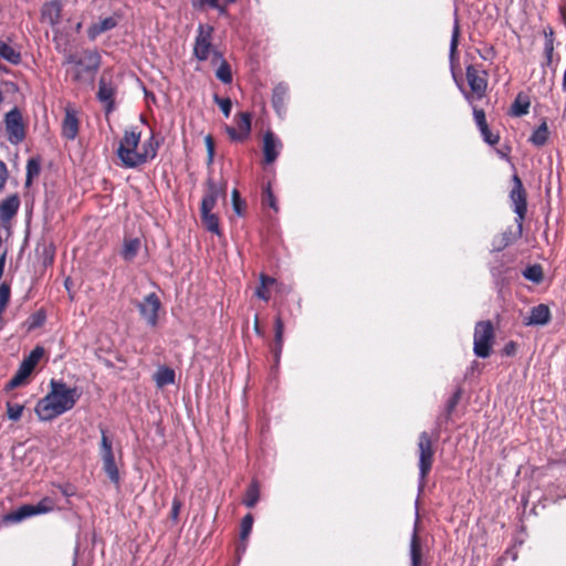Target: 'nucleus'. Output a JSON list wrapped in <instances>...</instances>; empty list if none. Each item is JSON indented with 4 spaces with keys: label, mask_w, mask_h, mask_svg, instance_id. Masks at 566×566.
Wrapping results in <instances>:
<instances>
[{
    "label": "nucleus",
    "mask_w": 566,
    "mask_h": 566,
    "mask_svg": "<svg viewBox=\"0 0 566 566\" xmlns=\"http://www.w3.org/2000/svg\"><path fill=\"white\" fill-rule=\"evenodd\" d=\"M7 179H8L7 166L2 161H0V191L3 189Z\"/></svg>",
    "instance_id": "nucleus-47"
},
{
    "label": "nucleus",
    "mask_w": 566,
    "mask_h": 566,
    "mask_svg": "<svg viewBox=\"0 0 566 566\" xmlns=\"http://www.w3.org/2000/svg\"><path fill=\"white\" fill-rule=\"evenodd\" d=\"M6 130L9 140L13 144H18L24 138L22 117L18 109H12L6 115Z\"/></svg>",
    "instance_id": "nucleus-10"
},
{
    "label": "nucleus",
    "mask_w": 566,
    "mask_h": 566,
    "mask_svg": "<svg viewBox=\"0 0 566 566\" xmlns=\"http://www.w3.org/2000/svg\"><path fill=\"white\" fill-rule=\"evenodd\" d=\"M0 57L14 65L21 61L20 52L2 40H0Z\"/></svg>",
    "instance_id": "nucleus-23"
},
{
    "label": "nucleus",
    "mask_w": 566,
    "mask_h": 566,
    "mask_svg": "<svg viewBox=\"0 0 566 566\" xmlns=\"http://www.w3.org/2000/svg\"><path fill=\"white\" fill-rule=\"evenodd\" d=\"M67 74L80 85H91L99 66V55L94 51H83L66 57Z\"/></svg>",
    "instance_id": "nucleus-3"
},
{
    "label": "nucleus",
    "mask_w": 566,
    "mask_h": 566,
    "mask_svg": "<svg viewBox=\"0 0 566 566\" xmlns=\"http://www.w3.org/2000/svg\"><path fill=\"white\" fill-rule=\"evenodd\" d=\"M101 457L103 460V468L109 480L114 483L119 482V473L115 463L112 442L107 438L105 430H101Z\"/></svg>",
    "instance_id": "nucleus-8"
},
{
    "label": "nucleus",
    "mask_w": 566,
    "mask_h": 566,
    "mask_svg": "<svg viewBox=\"0 0 566 566\" xmlns=\"http://www.w3.org/2000/svg\"><path fill=\"white\" fill-rule=\"evenodd\" d=\"M259 495H260L259 486L255 482H253L245 493V499L243 501L244 504L248 507H253L256 504V502L259 501Z\"/></svg>",
    "instance_id": "nucleus-32"
},
{
    "label": "nucleus",
    "mask_w": 566,
    "mask_h": 566,
    "mask_svg": "<svg viewBox=\"0 0 566 566\" xmlns=\"http://www.w3.org/2000/svg\"><path fill=\"white\" fill-rule=\"evenodd\" d=\"M140 132L129 128L119 142L117 156L125 168H135L151 160L157 155L158 143L149 137L140 147Z\"/></svg>",
    "instance_id": "nucleus-1"
},
{
    "label": "nucleus",
    "mask_w": 566,
    "mask_h": 566,
    "mask_svg": "<svg viewBox=\"0 0 566 566\" xmlns=\"http://www.w3.org/2000/svg\"><path fill=\"white\" fill-rule=\"evenodd\" d=\"M524 276L535 283H539L543 280V270L541 265H532L526 268Z\"/></svg>",
    "instance_id": "nucleus-33"
},
{
    "label": "nucleus",
    "mask_w": 566,
    "mask_h": 566,
    "mask_svg": "<svg viewBox=\"0 0 566 566\" xmlns=\"http://www.w3.org/2000/svg\"><path fill=\"white\" fill-rule=\"evenodd\" d=\"M280 91H283V87L281 86H277L274 91V99L276 98V96L279 95Z\"/></svg>",
    "instance_id": "nucleus-54"
},
{
    "label": "nucleus",
    "mask_w": 566,
    "mask_h": 566,
    "mask_svg": "<svg viewBox=\"0 0 566 566\" xmlns=\"http://www.w3.org/2000/svg\"><path fill=\"white\" fill-rule=\"evenodd\" d=\"M156 385L161 388L164 386L170 385L175 382V371L168 367H160L155 376Z\"/></svg>",
    "instance_id": "nucleus-24"
},
{
    "label": "nucleus",
    "mask_w": 566,
    "mask_h": 566,
    "mask_svg": "<svg viewBox=\"0 0 566 566\" xmlns=\"http://www.w3.org/2000/svg\"><path fill=\"white\" fill-rule=\"evenodd\" d=\"M62 8L60 0L46 1L41 8V21L55 28L61 22Z\"/></svg>",
    "instance_id": "nucleus-12"
},
{
    "label": "nucleus",
    "mask_w": 566,
    "mask_h": 566,
    "mask_svg": "<svg viewBox=\"0 0 566 566\" xmlns=\"http://www.w3.org/2000/svg\"><path fill=\"white\" fill-rule=\"evenodd\" d=\"M10 298V287L3 283L0 285V310L4 311Z\"/></svg>",
    "instance_id": "nucleus-40"
},
{
    "label": "nucleus",
    "mask_w": 566,
    "mask_h": 566,
    "mask_svg": "<svg viewBox=\"0 0 566 566\" xmlns=\"http://www.w3.org/2000/svg\"><path fill=\"white\" fill-rule=\"evenodd\" d=\"M275 342H276V350H281L282 347V338H283V322L280 317L275 319Z\"/></svg>",
    "instance_id": "nucleus-41"
},
{
    "label": "nucleus",
    "mask_w": 566,
    "mask_h": 566,
    "mask_svg": "<svg viewBox=\"0 0 566 566\" xmlns=\"http://www.w3.org/2000/svg\"><path fill=\"white\" fill-rule=\"evenodd\" d=\"M458 36H459V27H458V24L455 23V25H454V28H453L452 40H451V45H450L451 55L454 53V51H455V49H457V45H458Z\"/></svg>",
    "instance_id": "nucleus-48"
},
{
    "label": "nucleus",
    "mask_w": 566,
    "mask_h": 566,
    "mask_svg": "<svg viewBox=\"0 0 566 566\" xmlns=\"http://www.w3.org/2000/svg\"><path fill=\"white\" fill-rule=\"evenodd\" d=\"M220 195H224V188L219 187L212 181L208 184V191L202 198L200 212H212L216 207L217 199Z\"/></svg>",
    "instance_id": "nucleus-17"
},
{
    "label": "nucleus",
    "mask_w": 566,
    "mask_h": 566,
    "mask_svg": "<svg viewBox=\"0 0 566 566\" xmlns=\"http://www.w3.org/2000/svg\"><path fill=\"white\" fill-rule=\"evenodd\" d=\"M553 52H554V40H553V32L551 31L548 34H546V41H545V55H546L547 64L552 63Z\"/></svg>",
    "instance_id": "nucleus-39"
},
{
    "label": "nucleus",
    "mask_w": 566,
    "mask_h": 566,
    "mask_svg": "<svg viewBox=\"0 0 566 566\" xmlns=\"http://www.w3.org/2000/svg\"><path fill=\"white\" fill-rule=\"evenodd\" d=\"M458 400H459V394H455L449 403L450 411L455 407V405L458 403Z\"/></svg>",
    "instance_id": "nucleus-51"
},
{
    "label": "nucleus",
    "mask_w": 566,
    "mask_h": 566,
    "mask_svg": "<svg viewBox=\"0 0 566 566\" xmlns=\"http://www.w3.org/2000/svg\"><path fill=\"white\" fill-rule=\"evenodd\" d=\"M465 75L471 91L481 98L488 86L486 73L476 69L474 65H469L465 71Z\"/></svg>",
    "instance_id": "nucleus-11"
},
{
    "label": "nucleus",
    "mask_w": 566,
    "mask_h": 566,
    "mask_svg": "<svg viewBox=\"0 0 566 566\" xmlns=\"http://www.w3.org/2000/svg\"><path fill=\"white\" fill-rule=\"evenodd\" d=\"M563 90L566 92V69L563 76Z\"/></svg>",
    "instance_id": "nucleus-53"
},
{
    "label": "nucleus",
    "mask_w": 566,
    "mask_h": 566,
    "mask_svg": "<svg viewBox=\"0 0 566 566\" xmlns=\"http://www.w3.org/2000/svg\"><path fill=\"white\" fill-rule=\"evenodd\" d=\"M493 339L494 331L491 322H479L474 329V354L482 358L488 357L491 353Z\"/></svg>",
    "instance_id": "nucleus-6"
},
{
    "label": "nucleus",
    "mask_w": 566,
    "mask_h": 566,
    "mask_svg": "<svg viewBox=\"0 0 566 566\" xmlns=\"http://www.w3.org/2000/svg\"><path fill=\"white\" fill-rule=\"evenodd\" d=\"M473 116H474V119H475V123H476L478 127L485 129V125H488V124H486L484 111L483 109L474 108L473 109Z\"/></svg>",
    "instance_id": "nucleus-44"
},
{
    "label": "nucleus",
    "mask_w": 566,
    "mask_h": 566,
    "mask_svg": "<svg viewBox=\"0 0 566 566\" xmlns=\"http://www.w3.org/2000/svg\"><path fill=\"white\" fill-rule=\"evenodd\" d=\"M513 210L516 213L517 237L522 235L523 221L527 211L526 192L517 175L513 176V188L510 192Z\"/></svg>",
    "instance_id": "nucleus-5"
},
{
    "label": "nucleus",
    "mask_w": 566,
    "mask_h": 566,
    "mask_svg": "<svg viewBox=\"0 0 566 566\" xmlns=\"http://www.w3.org/2000/svg\"><path fill=\"white\" fill-rule=\"evenodd\" d=\"M208 3L214 8H219L220 9V12H224V9L219 7L218 4V0H208Z\"/></svg>",
    "instance_id": "nucleus-52"
},
{
    "label": "nucleus",
    "mask_w": 566,
    "mask_h": 566,
    "mask_svg": "<svg viewBox=\"0 0 566 566\" xmlns=\"http://www.w3.org/2000/svg\"><path fill=\"white\" fill-rule=\"evenodd\" d=\"M264 202L268 203L271 208H273L274 210H277V207H276V202H275V198L270 189V187H268L264 191Z\"/></svg>",
    "instance_id": "nucleus-46"
},
{
    "label": "nucleus",
    "mask_w": 566,
    "mask_h": 566,
    "mask_svg": "<svg viewBox=\"0 0 566 566\" xmlns=\"http://www.w3.org/2000/svg\"><path fill=\"white\" fill-rule=\"evenodd\" d=\"M275 284V280L265 275H260V285L255 290V295L264 301L270 298L269 287Z\"/></svg>",
    "instance_id": "nucleus-25"
},
{
    "label": "nucleus",
    "mask_w": 566,
    "mask_h": 566,
    "mask_svg": "<svg viewBox=\"0 0 566 566\" xmlns=\"http://www.w3.org/2000/svg\"><path fill=\"white\" fill-rule=\"evenodd\" d=\"M214 102L219 105L220 109L224 114L226 117L230 116L231 112V99L230 98H220L218 96H214Z\"/></svg>",
    "instance_id": "nucleus-42"
},
{
    "label": "nucleus",
    "mask_w": 566,
    "mask_h": 566,
    "mask_svg": "<svg viewBox=\"0 0 566 566\" xmlns=\"http://www.w3.org/2000/svg\"><path fill=\"white\" fill-rule=\"evenodd\" d=\"M418 449L420 475L421 479H424L429 473L433 462L432 441L427 432L420 433Z\"/></svg>",
    "instance_id": "nucleus-9"
},
{
    "label": "nucleus",
    "mask_w": 566,
    "mask_h": 566,
    "mask_svg": "<svg viewBox=\"0 0 566 566\" xmlns=\"http://www.w3.org/2000/svg\"><path fill=\"white\" fill-rule=\"evenodd\" d=\"M231 197H232L233 208L237 211V213L240 214L241 212H240V207H239V205H240L239 191L237 189H233Z\"/></svg>",
    "instance_id": "nucleus-49"
},
{
    "label": "nucleus",
    "mask_w": 566,
    "mask_h": 566,
    "mask_svg": "<svg viewBox=\"0 0 566 566\" xmlns=\"http://www.w3.org/2000/svg\"><path fill=\"white\" fill-rule=\"evenodd\" d=\"M205 144H206L207 151H208V161L212 163V160H213V138L211 135H207L205 137Z\"/></svg>",
    "instance_id": "nucleus-45"
},
{
    "label": "nucleus",
    "mask_w": 566,
    "mask_h": 566,
    "mask_svg": "<svg viewBox=\"0 0 566 566\" xmlns=\"http://www.w3.org/2000/svg\"><path fill=\"white\" fill-rule=\"evenodd\" d=\"M23 412V406L19 403H7V415L8 418L12 421H18Z\"/></svg>",
    "instance_id": "nucleus-34"
},
{
    "label": "nucleus",
    "mask_w": 566,
    "mask_h": 566,
    "mask_svg": "<svg viewBox=\"0 0 566 566\" xmlns=\"http://www.w3.org/2000/svg\"><path fill=\"white\" fill-rule=\"evenodd\" d=\"M78 132V119L76 112L71 108H66L65 116L62 123V135L66 139L73 140Z\"/></svg>",
    "instance_id": "nucleus-18"
},
{
    "label": "nucleus",
    "mask_w": 566,
    "mask_h": 566,
    "mask_svg": "<svg viewBox=\"0 0 566 566\" xmlns=\"http://www.w3.org/2000/svg\"><path fill=\"white\" fill-rule=\"evenodd\" d=\"M254 329H255L256 333H260L259 325H258V319H255Z\"/></svg>",
    "instance_id": "nucleus-55"
},
{
    "label": "nucleus",
    "mask_w": 566,
    "mask_h": 566,
    "mask_svg": "<svg viewBox=\"0 0 566 566\" xmlns=\"http://www.w3.org/2000/svg\"><path fill=\"white\" fill-rule=\"evenodd\" d=\"M20 199L17 195H12L4 199L0 205V218L2 221H9L18 211Z\"/></svg>",
    "instance_id": "nucleus-19"
},
{
    "label": "nucleus",
    "mask_w": 566,
    "mask_h": 566,
    "mask_svg": "<svg viewBox=\"0 0 566 566\" xmlns=\"http://www.w3.org/2000/svg\"><path fill=\"white\" fill-rule=\"evenodd\" d=\"M228 2H234L235 0H227Z\"/></svg>",
    "instance_id": "nucleus-56"
},
{
    "label": "nucleus",
    "mask_w": 566,
    "mask_h": 566,
    "mask_svg": "<svg viewBox=\"0 0 566 566\" xmlns=\"http://www.w3.org/2000/svg\"><path fill=\"white\" fill-rule=\"evenodd\" d=\"M33 515H38L35 507H33V504H25L20 506L17 511L8 514L6 520L13 523H18Z\"/></svg>",
    "instance_id": "nucleus-22"
},
{
    "label": "nucleus",
    "mask_w": 566,
    "mask_h": 566,
    "mask_svg": "<svg viewBox=\"0 0 566 566\" xmlns=\"http://www.w3.org/2000/svg\"><path fill=\"white\" fill-rule=\"evenodd\" d=\"M528 108L530 102L518 95L512 105V114L515 116H522L528 113Z\"/></svg>",
    "instance_id": "nucleus-31"
},
{
    "label": "nucleus",
    "mask_w": 566,
    "mask_h": 566,
    "mask_svg": "<svg viewBox=\"0 0 566 566\" xmlns=\"http://www.w3.org/2000/svg\"><path fill=\"white\" fill-rule=\"evenodd\" d=\"M548 126L546 122H543L538 128L532 134L530 140L535 146H543L548 139Z\"/></svg>",
    "instance_id": "nucleus-27"
},
{
    "label": "nucleus",
    "mask_w": 566,
    "mask_h": 566,
    "mask_svg": "<svg viewBox=\"0 0 566 566\" xmlns=\"http://www.w3.org/2000/svg\"><path fill=\"white\" fill-rule=\"evenodd\" d=\"M33 507H35L36 514L49 513L54 509V502L50 497H44Z\"/></svg>",
    "instance_id": "nucleus-36"
},
{
    "label": "nucleus",
    "mask_w": 566,
    "mask_h": 566,
    "mask_svg": "<svg viewBox=\"0 0 566 566\" xmlns=\"http://www.w3.org/2000/svg\"><path fill=\"white\" fill-rule=\"evenodd\" d=\"M32 368L29 367L28 365H25L23 361L22 364L20 365L17 374L14 375V377L9 381L8 386L10 388H15V387H19L21 386L25 379L31 375L32 373Z\"/></svg>",
    "instance_id": "nucleus-26"
},
{
    "label": "nucleus",
    "mask_w": 566,
    "mask_h": 566,
    "mask_svg": "<svg viewBox=\"0 0 566 566\" xmlns=\"http://www.w3.org/2000/svg\"><path fill=\"white\" fill-rule=\"evenodd\" d=\"M511 241H512L511 233L504 232L500 237L494 239L493 248H494V250L500 251V250L504 249L505 247H507L511 243Z\"/></svg>",
    "instance_id": "nucleus-38"
},
{
    "label": "nucleus",
    "mask_w": 566,
    "mask_h": 566,
    "mask_svg": "<svg viewBox=\"0 0 566 566\" xmlns=\"http://www.w3.org/2000/svg\"><path fill=\"white\" fill-rule=\"evenodd\" d=\"M44 354V350L43 348L41 347H35L31 354L29 355V357L27 359L23 360V363L25 365H28L29 367H31L32 369H34V367L36 366V364L39 363V360L41 359V357L43 356Z\"/></svg>",
    "instance_id": "nucleus-35"
},
{
    "label": "nucleus",
    "mask_w": 566,
    "mask_h": 566,
    "mask_svg": "<svg viewBox=\"0 0 566 566\" xmlns=\"http://www.w3.org/2000/svg\"><path fill=\"white\" fill-rule=\"evenodd\" d=\"M140 317L150 327H156L158 324L159 312L161 310V302L156 293H149L142 301L135 302Z\"/></svg>",
    "instance_id": "nucleus-7"
},
{
    "label": "nucleus",
    "mask_w": 566,
    "mask_h": 566,
    "mask_svg": "<svg viewBox=\"0 0 566 566\" xmlns=\"http://www.w3.org/2000/svg\"><path fill=\"white\" fill-rule=\"evenodd\" d=\"M116 24H117V21H116L115 18H113V17L104 18V19L99 20L98 22L93 23L87 29V35H88L90 39L94 40L99 34H102V33H104V32L115 28Z\"/></svg>",
    "instance_id": "nucleus-20"
},
{
    "label": "nucleus",
    "mask_w": 566,
    "mask_h": 566,
    "mask_svg": "<svg viewBox=\"0 0 566 566\" xmlns=\"http://www.w3.org/2000/svg\"><path fill=\"white\" fill-rule=\"evenodd\" d=\"M226 130L231 139L242 140L248 137L251 130V116L249 113H240L237 128L227 126Z\"/></svg>",
    "instance_id": "nucleus-14"
},
{
    "label": "nucleus",
    "mask_w": 566,
    "mask_h": 566,
    "mask_svg": "<svg viewBox=\"0 0 566 566\" xmlns=\"http://www.w3.org/2000/svg\"><path fill=\"white\" fill-rule=\"evenodd\" d=\"M201 220L205 228L216 234H220L219 219L212 212H201Z\"/></svg>",
    "instance_id": "nucleus-28"
},
{
    "label": "nucleus",
    "mask_w": 566,
    "mask_h": 566,
    "mask_svg": "<svg viewBox=\"0 0 566 566\" xmlns=\"http://www.w3.org/2000/svg\"><path fill=\"white\" fill-rule=\"evenodd\" d=\"M116 87L112 80L103 74L98 83L97 98L101 103L105 104L106 112H111L114 105Z\"/></svg>",
    "instance_id": "nucleus-13"
},
{
    "label": "nucleus",
    "mask_w": 566,
    "mask_h": 566,
    "mask_svg": "<svg viewBox=\"0 0 566 566\" xmlns=\"http://www.w3.org/2000/svg\"><path fill=\"white\" fill-rule=\"evenodd\" d=\"M80 398L76 388H70L64 382L51 381V390L35 407V413L42 421H50L71 410Z\"/></svg>",
    "instance_id": "nucleus-2"
},
{
    "label": "nucleus",
    "mask_w": 566,
    "mask_h": 566,
    "mask_svg": "<svg viewBox=\"0 0 566 566\" xmlns=\"http://www.w3.org/2000/svg\"><path fill=\"white\" fill-rule=\"evenodd\" d=\"M39 172V166L33 160H30L28 163V178L30 179L33 174Z\"/></svg>",
    "instance_id": "nucleus-50"
},
{
    "label": "nucleus",
    "mask_w": 566,
    "mask_h": 566,
    "mask_svg": "<svg viewBox=\"0 0 566 566\" xmlns=\"http://www.w3.org/2000/svg\"><path fill=\"white\" fill-rule=\"evenodd\" d=\"M282 145L272 132H266L263 137V154L266 164H272L279 156Z\"/></svg>",
    "instance_id": "nucleus-15"
},
{
    "label": "nucleus",
    "mask_w": 566,
    "mask_h": 566,
    "mask_svg": "<svg viewBox=\"0 0 566 566\" xmlns=\"http://www.w3.org/2000/svg\"><path fill=\"white\" fill-rule=\"evenodd\" d=\"M212 33L213 28L209 24H200L198 27L193 53L200 61H206L211 57L213 63H218L219 60H221V54L212 48Z\"/></svg>",
    "instance_id": "nucleus-4"
},
{
    "label": "nucleus",
    "mask_w": 566,
    "mask_h": 566,
    "mask_svg": "<svg viewBox=\"0 0 566 566\" xmlns=\"http://www.w3.org/2000/svg\"><path fill=\"white\" fill-rule=\"evenodd\" d=\"M482 136H483V139L490 144V145H495L497 142H499V136L491 133V130L489 129L488 125H485V129L484 128H479Z\"/></svg>",
    "instance_id": "nucleus-43"
},
{
    "label": "nucleus",
    "mask_w": 566,
    "mask_h": 566,
    "mask_svg": "<svg viewBox=\"0 0 566 566\" xmlns=\"http://www.w3.org/2000/svg\"><path fill=\"white\" fill-rule=\"evenodd\" d=\"M551 321L549 307L545 304L534 306L525 318V325H546Z\"/></svg>",
    "instance_id": "nucleus-16"
},
{
    "label": "nucleus",
    "mask_w": 566,
    "mask_h": 566,
    "mask_svg": "<svg viewBox=\"0 0 566 566\" xmlns=\"http://www.w3.org/2000/svg\"><path fill=\"white\" fill-rule=\"evenodd\" d=\"M410 556H411V566H420L421 563V546L419 542V537L415 532L410 543Z\"/></svg>",
    "instance_id": "nucleus-29"
},
{
    "label": "nucleus",
    "mask_w": 566,
    "mask_h": 566,
    "mask_svg": "<svg viewBox=\"0 0 566 566\" xmlns=\"http://www.w3.org/2000/svg\"><path fill=\"white\" fill-rule=\"evenodd\" d=\"M220 65L216 72V76L223 83L228 84L232 81V74L229 64L221 57Z\"/></svg>",
    "instance_id": "nucleus-30"
},
{
    "label": "nucleus",
    "mask_w": 566,
    "mask_h": 566,
    "mask_svg": "<svg viewBox=\"0 0 566 566\" xmlns=\"http://www.w3.org/2000/svg\"><path fill=\"white\" fill-rule=\"evenodd\" d=\"M140 240L137 238L125 239L120 255L125 261H133L140 249Z\"/></svg>",
    "instance_id": "nucleus-21"
},
{
    "label": "nucleus",
    "mask_w": 566,
    "mask_h": 566,
    "mask_svg": "<svg viewBox=\"0 0 566 566\" xmlns=\"http://www.w3.org/2000/svg\"><path fill=\"white\" fill-rule=\"evenodd\" d=\"M253 525V517L251 514H248L243 517L241 523V539L244 541L251 533Z\"/></svg>",
    "instance_id": "nucleus-37"
}]
</instances>
